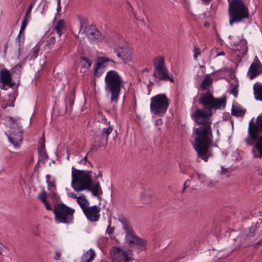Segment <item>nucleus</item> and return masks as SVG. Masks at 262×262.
<instances>
[{"label":"nucleus","mask_w":262,"mask_h":262,"mask_svg":"<svg viewBox=\"0 0 262 262\" xmlns=\"http://www.w3.org/2000/svg\"><path fill=\"white\" fill-rule=\"evenodd\" d=\"M229 24L232 26L233 23H239L244 19L249 17L248 8L242 0L229 1Z\"/></svg>","instance_id":"obj_5"},{"label":"nucleus","mask_w":262,"mask_h":262,"mask_svg":"<svg viewBox=\"0 0 262 262\" xmlns=\"http://www.w3.org/2000/svg\"><path fill=\"white\" fill-rule=\"evenodd\" d=\"M262 67V64L259 60L256 62H253L249 68L247 73V75L250 79H254L255 77L258 76L260 72H258V70Z\"/></svg>","instance_id":"obj_15"},{"label":"nucleus","mask_w":262,"mask_h":262,"mask_svg":"<svg viewBox=\"0 0 262 262\" xmlns=\"http://www.w3.org/2000/svg\"><path fill=\"white\" fill-rule=\"evenodd\" d=\"M69 196L73 199H77V203L80 206H81V205H82L80 203V200H83L84 202H85V197L83 194L79 196H77V195L75 194H74V193H69Z\"/></svg>","instance_id":"obj_35"},{"label":"nucleus","mask_w":262,"mask_h":262,"mask_svg":"<svg viewBox=\"0 0 262 262\" xmlns=\"http://www.w3.org/2000/svg\"><path fill=\"white\" fill-rule=\"evenodd\" d=\"M108 61L115 63L113 60L108 58L105 57H98L96 62L94 64V67L102 69L106 67L105 63Z\"/></svg>","instance_id":"obj_24"},{"label":"nucleus","mask_w":262,"mask_h":262,"mask_svg":"<svg viewBox=\"0 0 262 262\" xmlns=\"http://www.w3.org/2000/svg\"><path fill=\"white\" fill-rule=\"evenodd\" d=\"M74 212V209L68 207L64 203L55 204L53 210L55 222L66 224L73 223Z\"/></svg>","instance_id":"obj_6"},{"label":"nucleus","mask_w":262,"mask_h":262,"mask_svg":"<svg viewBox=\"0 0 262 262\" xmlns=\"http://www.w3.org/2000/svg\"><path fill=\"white\" fill-rule=\"evenodd\" d=\"M161 122V119L157 120L156 122V125H159V122Z\"/></svg>","instance_id":"obj_64"},{"label":"nucleus","mask_w":262,"mask_h":262,"mask_svg":"<svg viewBox=\"0 0 262 262\" xmlns=\"http://www.w3.org/2000/svg\"><path fill=\"white\" fill-rule=\"evenodd\" d=\"M214 97L210 90H208L201 95L199 102L203 106L202 109L198 108L195 112L191 114V118L194 121L200 122H204V120H200L199 118H210L212 115V104Z\"/></svg>","instance_id":"obj_2"},{"label":"nucleus","mask_w":262,"mask_h":262,"mask_svg":"<svg viewBox=\"0 0 262 262\" xmlns=\"http://www.w3.org/2000/svg\"><path fill=\"white\" fill-rule=\"evenodd\" d=\"M231 93L235 97H236L238 95V89L237 86H234L231 90Z\"/></svg>","instance_id":"obj_46"},{"label":"nucleus","mask_w":262,"mask_h":262,"mask_svg":"<svg viewBox=\"0 0 262 262\" xmlns=\"http://www.w3.org/2000/svg\"><path fill=\"white\" fill-rule=\"evenodd\" d=\"M98 145L93 142V144L91 146V149L89 151V152H93V151H96L97 150V149L98 148Z\"/></svg>","instance_id":"obj_45"},{"label":"nucleus","mask_w":262,"mask_h":262,"mask_svg":"<svg viewBox=\"0 0 262 262\" xmlns=\"http://www.w3.org/2000/svg\"><path fill=\"white\" fill-rule=\"evenodd\" d=\"M33 7V3H31L27 8V9L26 13H25V15L24 16V18L28 19L29 17L30 14L32 11Z\"/></svg>","instance_id":"obj_40"},{"label":"nucleus","mask_w":262,"mask_h":262,"mask_svg":"<svg viewBox=\"0 0 262 262\" xmlns=\"http://www.w3.org/2000/svg\"><path fill=\"white\" fill-rule=\"evenodd\" d=\"M250 128L252 132H258L262 134V114L257 116L256 122H254L253 118L250 121L248 129Z\"/></svg>","instance_id":"obj_16"},{"label":"nucleus","mask_w":262,"mask_h":262,"mask_svg":"<svg viewBox=\"0 0 262 262\" xmlns=\"http://www.w3.org/2000/svg\"><path fill=\"white\" fill-rule=\"evenodd\" d=\"M38 151H39L40 155H41L43 158H45L47 156L46 151H45V147L44 142L42 143L41 148L40 149L38 150Z\"/></svg>","instance_id":"obj_41"},{"label":"nucleus","mask_w":262,"mask_h":262,"mask_svg":"<svg viewBox=\"0 0 262 262\" xmlns=\"http://www.w3.org/2000/svg\"><path fill=\"white\" fill-rule=\"evenodd\" d=\"M94 75L95 77H100L103 73V71L102 69L97 68L96 67H94Z\"/></svg>","instance_id":"obj_39"},{"label":"nucleus","mask_w":262,"mask_h":262,"mask_svg":"<svg viewBox=\"0 0 262 262\" xmlns=\"http://www.w3.org/2000/svg\"><path fill=\"white\" fill-rule=\"evenodd\" d=\"M111 221H109V225H108L107 228L106 230V232L109 235H111L113 233L114 229H115L114 227H112L111 226Z\"/></svg>","instance_id":"obj_42"},{"label":"nucleus","mask_w":262,"mask_h":262,"mask_svg":"<svg viewBox=\"0 0 262 262\" xmlns=\"http://www.w3.org/2000/svg\"><path fill=\"white\" fill-rule=\"evenodd\" d=\"M27 24V18H23V20L22 21L21 27H20V32H21L22 30H24L26 27ZM20 32H19L20 33Z\"/></svg>","instance_id":"obj_47"},{"label":"nucleus","mask_w":262,"mask_h":262,"mask_svg":"<svg viewBox=\"0 0 262 262\" xmlns=\"http://www.w3.org/2000/svg\"><path fill=\"white\" fill-rule=\"evenodd\" d=\"M38 52L39 47L36 45L32 49L30 52V54L31 55L30 59H35L38 56Z\"/></svg>","instance_id":"obj_34"},{"label":"nucleus","mask_w":262,"mask_h":262,"mask_svg":"<svg viewBox=\"0 0 262 262\" xmlns=\"http://www.w3.org/2000/svg\"><path fill=\"white\" fill-rule=\"evenodd\" d=\"M80 203L82 204H84L83 203H84V206H86V204L88 203V201H87V200L86 199H85V202H84L83 200H80Z\"/></svg>","instance_id":"obj_58"},{"label":"nucleus","mask_w":262,"mask_h":262,"mask_svg":"<svg viewBox=\"0 0 262 262\" xmlns=\"http://www.w3.org/2000/svg\"><path fill=\"white\" fill-rule=\"evenodd\" d=\"M61 9L60 4H57V11H59Z\"/></svg>","instance_id":"obj_62"},{"label":"nucleus","mask_w":262,"mask_h":262,"mask_svg":"<svg viewBox=\"0 0 262 262\" xmlns=\"http://www.w3.org/2000/svg\"><path fill=\"white\" fill-rule=\"evenodd\" d=\"M118 221L121 223L126 235L133 231L132 228H130L127 220L124 216H120L118 219Z\"/></svg>","instance_id":"obj_26"},{"label":"nucleus","mask_w":262,"mask_h":262,"mask_svg":"<svg viewBox=\"0 0 262 262\" xmlns=\"http://www.w3.org/2000/svg\"><path fill=\"white\" fill-rule=\"evenodd\" d=\"M95 256V251L92 249H90L82 255L80 262H91Z\"/></svg>","instance_id":"obj_23"},{"label":"nucleus","mask_w":262,"mask_h":262,"mask_svg":"<svg viewBox=\"0 0 262 262\" xmlns=\"http://www.w3.org/2000/svg\"><path fill=\"white\" fill-rule=\"evenodd\" d=\"M141 201L143 204H148L151 201V195L146 193H142L141 195Z\"/></svg>","instance_id":"obj_32"},{"label":"nucleus","mask_w":262,"mask_h":262,"mask_svg":"<svg viewBox=\"0 0 262 262\" xmlns=\"http://www.w3.org/2000/svg\"><path fill=\"white\" fill-rule=\"evenodd\" d=\"M234 50L235 51H238L239 53L242 55H245L248 51L247 41L244 39H241L237 44Z\"/></svg>","instance_id":"obj_19"},{"label":"nucleus","mask_w":262,"mask_h":262,"mask_svg":"<svg viewBox=\"0 0 262 262\" xmlns=\"http://www.w3.org/2000/svg\"><path fill=\"white\" fill-rule=\"evenodd\" d=\"M125 239L126 242L132 246H136L140 250H144L146 249L147 241L136 236L134 231L125 235Z\"/></svg>","instance_id":"obj_11"},{"label":"nucleus","mask_w":262,"mask_h":262,"mask_svg":"<svg viewBox=\"0 0 262 262\" xmlns=\"http://www.w3.org/2000/svg\"><path fill=\"white\" fill-rule=\"evenodd\" d=\"M99 177H102V174L101 171H99V174H98V175L97 176H96V178H98Z\"/></svg>","instance_id":"obj_60"},{"label":"nucleus","mask_w":262,"mask_h":262,"mask_svg":"<svg viewBox=\"0 0 262 262\" xmlns=\"http://www.w3.org/2000/svg\"><path fill=\"white\" fill-rule=\"evenodd\" d=\"M181 170H182L183 173H188V171L189 169H190V167H187L186 169L184 168L183 166H180Z\"/></svg>","instance_id":"obj_50"},{"label":"nucleus","mask_w":262,"mask_h":262,"mask_svg":"<svg viewBox=\"0 0 262 262\" xmlns=\"http://www.w3.org/2000/svg\"><path fill=\"white\" fill-rule=\"evenodd\" d=\"M258 132H252L251 128L248 129V136L245 139V142L247 145H254L252 151L253 153L255 152V149H256L259 152V155L254 154L253 157L255 158H262V135Z\"/></svg>","instance_id":"obj_8"},{"label":"nucleus","mask_w":262,"mask_h":262,"mask_svg":"<svg viewBox=\"0 0 262 262\" xmlns=\"http://www.w3.org/2000/svg\"><path fill=\"white\" fill-rule=\"evenodd\" d=\"M60 254L58 252H56V255L54 256V259L58 260L60 258Z\"/></svg>","instance_id":"obj_54"},{"label":"nucleus","mask_w":262,"mask_h":262,"mask_svg":"<svg viewBox=\"0 0 262 262\" xmlns=\"http://www.w3.org/2000/svg\"><path fill=\"white\" fill-rule=\"evenodd\" d=\"M4 245L0 242V254H2L3 253V250H4Z\"/></svg>","instance_id":"obj_53"},{"label":"nucleus","mask_w":262,"mask_h":262,"mask_svg":"<svg viewBox=\"0 0 262 262\" xmlns=\"http://www.w3.org/2000/svg\"><path fill=\"white\" fill-rule=\"evenodd\" d=\"M91 170L84 171L72 168V185L73 188L76 191H81L86 189H90V186L92 184Z\"/></svg>","instance_id":"obj_4"},{"label":"nucleus","mask_w":262,"mask_h":262,"mask_svg":"<svg viewBox=\"0 0 262 262\" xmlns=\"http://www.w3.org/2000/svg\"><path fill=\"white\" fill-rule=\"evenodd\" d=\"M114 52L117 53L118 57L122 59L125 63L129 62L132 59L133 52L127 46L116 48L114 49Z\"/></svg>","instance_id":"obj_14"},{"label":"nucleus","mask_w":262,"mask_h":262,"mask_svg":"<svg viewBox=\"0 0 262 262\" xmlns=\"http://www.w3.org/2000/svg\"><path fill=\"white\" fill-rule=\"evenodd\" d=\"M199 119L201 121L202 119L205 120L202 123L194 121L195 123L201 126L194 129V133L195 135L194 147L198 157L207 162L208 158L212 155L209 150V145L213 139L211 121L210 118H208Z\"/></svg>","instance_id":"obj_1"},{"label":"nucleus","mask_w":262,"mask_h":262,"mask_svg":"<svg viewBox=\"0 0 262 262\" xmlns=\"http://www.w3.org/2000/svg\"><path fill=\"white\" fill-rule=\"evenodd\" d=\"M112 131L113 127L110 125L107 127H104L102 130L99 129L93 136V142L98 145V147L106 146L107 144L108 136Z\"/></svg>","instance_id":"obj_9"},{"label":"nucleus","mask_w":262,"mask_h":262,"mask_svg":"<svg viewBox=\"0 0 262 262\" xmlns=\"http://www.w3.org/2000/svg\"><path fill=\"white\" fill-rule=\"evenodd\" d=\"M55 29L58 33L59 36H60L65 29V22L63 19H60L58 20L55 26Z\"/></svg>","instance_id":"obj_30"},{"label":"nucleus","mask_w":262,"mask_h":262,"mask_svg":"<svg viewBox=\"0 0 262 262\" xmlns=\"http://www.w3.org/2000/svg\"><path fill=\"white\" fill-rule=\"evenodd\" d=\"M51 178V176L50 174H47L46 176V180H47V182H49V181H50V179Z\"/></svg>","instance_id":"obj_57"},{"label":"nucleus","mask_w":262,"mask_h":262,"mask_svg":"<svg viewBox=\"0 0 262 262\" xmlns=\"http://www.w3.org/2000/svg\"><path fill=\"white\" fill-rule=\"evenodd\" d=\"M84 204V203H83ZM82 209L86 218L91 222L98 221L100 218V208L97 205L91 207L85 206L84 204L81 205Z\"/></svg>","instance_id":"obj_12"},{"label":"nucleus","mask_w":262,"mask_h":262,"mask_svg":"<svg viewBox=\"0 0 262 262\" xmlns=\"http://www.w3.org/2000/svg\"><path fill=\"white\" fill-rule=\"evenodd\" d=\"M47 183L48 184V190L50 191L51 192L53 193V194L55 196L56 194L54 191L56 190V185L54 181H50L47 182Z\"/></svg>","instance_id":"obj_36"},{"label":"nucleus","mask_w":262,"mask_h":262,"mask_svg":"<svg viewBox=\"0 0 262 262\" xmlns=\"http://www.w3.org/2000/svg\"><path fill=\"white\" fill-rule=\"evenodd\" d=\"M212 80L209 75H207L203 80L201 84V87L203 90L207 89L212 83Z\"/></svg>","instance_id":"obj_31"},{"label":"nucleus","mask_w":262,"mask_h":262,"mask_svg":"<svg viewBox=\"0 0 262 262\" xmlns=\"http://www.w3.org/2000/svg\"><path fill=\"white\" fill-rule=\"evenodd\" d=\"M159 76H160L159 75H158L156 72H154V74H153V76L154 77H155L156 78H158V77Z\"/></svg>","instance_id":"obj_63"},{"label":"nucleus","mask_w":262,"mask_h":262,"mask_svg":"<svg viewBox=\"0 0 262 262\" xmlns=\"http://www.w3.org/2000/svg\"><path fill=\"white\" fill-rule=\"evenodd\" d=\"M201 54L199 48L195 47L194 49L193 58L195 60L198 59V56Z\"/></svg>","instance_id":"obj_44"},{"label":"nucleus","mask_w":262,"mask_h":262,"mask_svg":"<svg viewBox=\"0 0 262 262\" xmlns=\"http://www.w3.org/2000/svg\"><path fill=\"white\" fill-rule=\"evenodd\" d=\"M15 68H21V64L19 63H18L15 67Z\"/></svg>","instance_id":"obj_61"},{"label":"nucleus","mask_w":262,"mask_h":262,"mask_svg":"<svg viewBox=\"0 0 262 262\" xmlns=\"http://www.w3.org/2000/svg\"><path fill=\"white\" fill-rule=\"evenodd\" d=\"M9 119L14 124L15 123V119L12 118V117H9Z\"/></svg>","instance_id":"obj_59"},{"label":"nucleus","mask_w":262,"mask_h":262,"mask_svg":"<svg viewBox=\"0 0 262 262\" xmlns=\"http://www.w3.org/2000/svg\"><path fill=\"white\" fill-rule=\"evenodd\" d=\"M83 32L92 42H98L103 40L104 38V36L95 26H86L84 28Z\"/></svg>","instance_id":"obj_10"},{"label":"nucleus","mask_w":262,"mask_h":262,"mask_svg":"<svg viewBox=\"0 0 262 262\" xmlns=\"http://www.w3.org/2000/svg\"><path fill=\"white\" fill-rule=\"evenodd\" d=\"M42 203L44 204V205L45 206V207L47 210H53L52 207L50 206L49 203L48 202L47 200H46V201L42 202Z\"/></svg>","instance_id":"obj_48"},{"label":"nucleus","mask_w":262,"mask_h":262,"mask_svg":"<svg viewBox=\"0 0 262 262\" xmlns=\"http://www.w3.org/2000/svg\"><path fill=\"white\" fill-rule=\"evenodd\" d=\"M80 59L85 61V63L83 64L84 68H89L91 67L92 62L85 56H81Z\"/></svg>","instance_id":"obj_38"},{"label":"nucleus","mask_w":262,"mask_h":262,"mask_svg":"<svg viewBox=\"0 0 262 262\" xmlns=\"http://www.w3.org/2000/svg\"><path fill=\"white\" fill-rule=\"evenodd\" d=\"M55 38L53 36H52L46 41L45 46L47 47L48 49H51L53 47V45L55 44Z\"/></svg>","instance_id":"obj_37"},{"label":"nucleus","mask_w":262,"mask_h":262,"mask_svg":"<svg viewBox=\"0 0 262 262\" xmlns=\"http://www.w3.org/2000/svg\"><path fill=\"white\" fill-rule=\"evenodd\" d=\"M253 91L255 98L262 101V84L255 83L253 85Z\"/></svg>","instance_id":"obj_25"},{"label":"nucleus","mask_w":262,"mask_h":262,"mask_svg":"<svg viewBox=\"0 0 262 262\" xmlns=\"http://www.w3.org/2000/svg\"><path fill=\"white\" fill-rule=\"evenodd\" d=\"M111 257L113 262H129L131 258L126 251L118 247H114L111 252Z\"/></svg>","instance_id":"obj_13"},{"label":"nucleus","mask_w":262,"mask_h":262,"mask_svg":"<svg viewBox=\"0 0 262 262\" xmlns=\"http://www.w3.org/2000/svg\"><path fill=\"white\" fill-rule=\"evenodd\" d=\"M46 197L47 194L44 190H43L38 195V198L42 202L47 200Z\"/></svg>","instance_id":"obj_43"},{"label":"nucleus","mask_w":262,"mask_h":262,"mask_svg":"<svg viewBox=\"0 0 262 262\" xmlns=\"http://www.w3.org/2000/svg\"><path fill=\"white\" fill-rule=\"evenodd\" d=\"M9 141L13 145L17 146L20 142L22 141L23 136L21 132H18V134L16 136L17 138H15V139H14L12 137V135H7Z\"/></svg>","instance_id":"obj_27"},{"label":"nucleus","mask_w":262,"mask_h":262,"mask_svg":"<svg viewBox=\"0 0 262 262\" xmlns=\"http://www.w3.org/2000/svg\"><path fill=\"white\" fill-rule=\"evenodd\" d=\"M256 228V225L251 226L247 229H245V232L246 235L248 236H253L255 235V231Z\"/></svg>","instance_id":"obj_33"},{"label":"nucleus","mask_w":262,"mask_h":262,"mask_svg":"<svg viewBox=\"0 0 262 262\" xmlns=\"http://www.w3.org/2000/svg\"><path fill=\"white\" fill-rule=\"evenodd\" d=\"M86 190L91 191L94 196H97L98 194H102L103 193L98 181L92 183V184L90 186V189H86Z\"/></svg>","instance_id":"obj_18"},{"label":"nucleus","mask_w":262,"mask_h":262,"mask_svg":"<svg viewBox=\"0 0 262 262\" xmlns=\"http://www.w3.org/2000/svg\"><path fill=\"white\" fill-rule=\"evenodd\" d=\"M159 73V75L158 78L161 80H169L170 82H173L174 79L172 77H170L169 75V72L167 70L166 67L163 68H161V70H157Z\"/></svg>","instance_id":"obj_22"},{"label":"nucleus","mask_w":262,"mask_h":262,"mask_svg":"<svg viewBox=\"0 0 262 262\" xmlns=\"http://www.w3.org/2000/svg\"><path fill=\"white\" fill-rule=\"evenodd\" d=\"M0 80L3 84H8L9 86L12 88L15 82L12 81L11 74L6 69H3L1 71Z\"/></svg>","instance_id":"obj_17"},{"label":"nucleus","mask_w":262,"mask_h":262,"mask_svg":"<svg viewBox=\"0 0 262 262\" xmlns=\"http://www.w3.org/2000/svg\"><path fill=\"white\" fill-rule=\"evenodd\" d=\"M105 90L111 94L112 101H117L123 86V79L118 72L110 70L106 73L104 79Z\"/></svg>","instance_id":"obj_3"},{"label":"nucleus","mask_w":262,"mask_h":262,"mask_svg":"<svg viewBox=\"0 0 262 262\" xmlns=\"http://www.w3.org/2000/svg\"><path fill=\"white\" fill-rule=\"evenodd\" d=\"M191 181V180H189L188 179L187 180H186L184 183V185H183V187L184 188H187V187H189V185H187V184L190 181Z\"/></svg>","instance_id":"obj_52"},{"label":"nucleus","mask_w":262,"mask_h":262,"mask_svg":"<svg viewBox=\"0 0 262 262\" xmlns=\"http://www.w3.org/2000/svg\"><path fill=\"white\" fill-rule=\"evenodd\" d=\"M225 53L224 51L218 52L216 53V56L225 55Z\"/></svg>","instance_id":"obj_56"},{"label":"nucleus","mask_w":262,"mask_h":262,"mask_svg":"<svg viewBox=\"0 0 262 262\" xmlns=\"http://www.w3.org/2000/svg\"><path fill=\"white\" fill-rule=\"evenodd\" d=\"M226 96H223L221 98H214L213 100V102L212 104V110L214 108L215 110L220 109L221 107L224 108L226 106Z\"/></svg>","instance_id":"obj_20"},{"label":"nucleus","mask_w":262,"mask_h":262,"mask_svg":"<svg viewBox=\"0 0 262 262\" xmlns=\"http://www.w3.org/2000/svg\"><path fill=\"white\" fill-rule=\"evenodd\" d=\"M1 89L7 90L9 88H11L9 86V84H3L2 85V86H0Z\"/></svg>","instance_id":"obj_51"},{"label":"nucleus","mask_w":262,"mask_h":262,"mask_svg":"<svg viewBox=\"0 0 262 262\" xmlns=\"http://www.w3.org/2000/svg\"><path fill=\"white\" fill-rule=\"evenodd\" d=\"M154 64L156 70H161V68L165 67L164 59L162 57L155 58L154 61Z\"/></svg>","instance_id":"obj_29"},{"label":"nucleus","mask_w":262,"mask_h":262,"mask_svg":"<svg viewBox=\"0 0 262 262\" xmlns=\"http://www.w3.org/2000/svg\"><path fill=\"white\" fill-rule=\"evenodd\" d=\"M245 111L241 108L239 106L233 105L231 109V114L236 117H243L245 114Z\"/></svg>","instance_id":"obj_28"},{"label":"nucleus","mask_w":262,"mask_h":262,"mask_svg":"<svg viewBox=\"0 0 262 262\" xmlns=\"http://www.w3.org/2000/svg\"><path fill=\"white\" fill-rule=\"evenodd\" d=\"M18 134V132L17 133H15V132H12V133H10V135H12V137L14 139H15V138H17V134Z\"/></svg>","instance_id":"obj_55"},{"label":"nucleus","mask_w":262,"mask_h":262,"mask_svg":"<svg viewBox=\"0 0 262 262\" xmlns=\"http://www.w3.org/2000/svg\"><path fill=\"white\" fill-rule=\"evenodd\" d=\"M75 99V93L74 92H69L65 98V105L67 110L71 111L74 104Z\"/></svg>","instance_id":"obj_21"},{"label":"nucleus","mask_w":262,"mask_h":262,"mask_svg":"<svg viewBox=\"0 0 262 262\" xmlns=\"http://www.w3.org/2000/svg\"><path fill=\"white\" fill-rule=\"evenodd\" d=\"M169 105V99L164 94H157L150 98V110L155 115L162 116Z\"/></svg>","instance_id":"obj_7"},{"label":"nucleus","mask_w":262,"mask_h":262,"mask_svg":"<svg viewBox=\"0 0 262 262\" xmlns=\"http://www.w3.org/2000/svg\"><path fill=\"white\" fill-rule=\"evenodd\" d=\"M87 155L84 157V158L79 162L80 164H85L86 162H88L90 164L92 165L91 163L88 161Z\"/></svg>","instance_id":"obj_49"}]
</instances>
